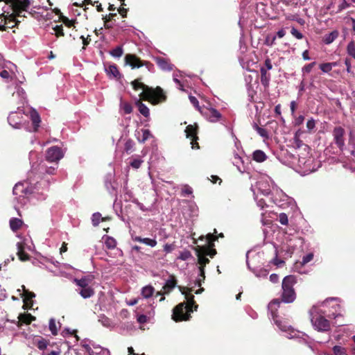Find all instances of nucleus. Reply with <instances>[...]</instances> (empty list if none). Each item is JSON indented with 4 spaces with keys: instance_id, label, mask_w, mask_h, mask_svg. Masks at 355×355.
<instances>
[{
    "instance_id": "f257e3e1",
    "label": "nucleus",
    "mask_w": 355,
    "mask_h": 355,
    "mask_svg": "<svg viewBox=\"0 0 355 355\" xmlns=\"http://www.w3.org/2000/svg\"><path fill=\"white\" fill-rule=\"evenodd\" d=\"M295 283L296 278L295 276H286L282 284V300L279 299L273 300L268 306V311L270 312L275 324L282 331L286 334V336L288 338H295L297 333L291 325H288L285 322H282L277 319V311L282 302L284 303H292L295 301L296 298V293L293 288V286Z\"/></svg>"
},
{
    "instance_id": "f03ea898",
    "label": "nucleus",
    "mask_w": 355,
    "mask_h": 355,
    "mask_svg": "<svg viewBox=\"0 0 355 355\" xmlns=\"http://www.w3.org/2000/svg\"><path fill=\"white\" fill-rule=\"evenodd\" d=\"M338 300V298L330 297L312 306L309 313L312 325L315 330L322 332L330 330V322L324 318V315L329 318H336L341 315L340 313H336L340 311L341 307L339 304H336L332 305L329 310H327V308L329 306L330 302Z\"/></svg>"
},
{
    "instance_id": "7ed1b4c3",
    "label": "nucleus",
    "mask_w": 355,
    "mask_h": 355,
    "mask_svg": "<svg viewBox=\"0 0 355 355\" xmlns=\"http://www.w3.org/2000/svg\"><path fill=\"white\" fill-rule=\"evenodd\" d=\"M49 185V180L46 179H42L35 184L31 180H26L17 183L13 188L12 193L18 203L24 205L27 201L26 197L31 193L35 194L38 200H45Z\"/></svg>"
},
{
    "instance_id": "20e7f679",
    "label": "nucleus",
    "mask_w": 355,
    "mask_h": 355,
    "mask_svg": "<svg viewBox=\"0 0 355 355\" xmlns=\"http://www.w3.org/2000/svg\"><path fill=\"white\" fill-rule=\"evenodd\" d=\"M0 1L9 4L12 10L10 15H0V31L12 28L19 23L17 17H25V13L31 4L30 0H0Z\"/></svg>"
},
{
    "instance_id": "39448f33",
    "label": "nucleus",
    "mask_w": 355,
    "mask_h": 355,
    "mask_svg": "<svg viewBox=\"0 0 355 355\" xmlns=\"http://www.w3.org/2000/svg\"><path fill=\"white\" fill-rule=\"evenodd\" d=\"M257 193L264 196L272 195V201L277 205H284L282 201L288 200V197L277 187L275 182L269 178L259 180L256 185Z\"/></svg>"
},
{
    "instance_id": "423d86ee",
    "label": "nucleus",
    "mask_w": 355,
    "mask_h": 355,
    "mask_svg": "<svg viewBox=\"0 0 355 355\" xmlns=\"http://www.w3.org/2000/svg\"><path fill=\"white\" fill-rule=\"evenodd\" d=\"M132 85L135 90L141 89L143 91L139 94L140 98L144 101L150 102L153 105H157L160 101H164L166 98L163 89L159 87L153 89V87H150L140 83L139 80L132 81Z\"/></svg>"
},
{
    "instance_id": "0eeeda50",
    "label": "nucleus",
    "mask_w": 355,
    "mask_h": 355,
    "mask_svg": "<svg viewBox=\"0 0 355 355\" xmlns=\"http://www.w3.org/2000/svg\"><path fill=\"white\" fill-rule=\"evenodd\" d=\"M179 288L181 293L185 295L187 304L184 305V303H180L173 309L172 318L176 322L189 320L190 313L193 312L192 306L194 304L193 295H190L188 293V291L191 292V291L180 286Z\"/></svg>"
},
{
    "instance_id": "6e6552de",
    "label": "nucleus",
    "mask_w": 355,
    "mask_h": 355,
    "mask_svg": "<svg viewBox=\"0 0 355 355\" xmlns=\"http://www.w3.org/2000/svg\"><path fill=\"white\" fill-rule=\"evenodd\" d=\"M24 114L17 112H12L8 117L9 124L15 129L24 128L26 130H31L28 123L23 119Z\"/></svg>"
},
{
    "instance_id": "1a4fd4ad",
    "label": "nucleus",
    "mask_w": 355,
    "mask_h": 355,
    "mask_svg": "<svg viewBox=\"0 0 355 355\" xmlns=\"http://www.w3.org/2000/svg\"><path fill=\"white\" fill-rule=\"evenodd\" d=\"M200 112L207 121L211 123H216L222 118L221 114L212 107L203 105L200 109Z\"/></svg>"
},
{
    "instance_id": "9d476101",
    "label": "nucleus",
    "mask_w": 355,
    "mask_h": 355,
    "mask_svg": "<svg viewBox=\"0 0 355 355\" xmlns=\"http://www.w3.org/2000/svg\"><path fill=\"white\" fill-rule=\"evenodd\" d=\"M334 141L335 144L341 151L343 150L345 143V130L341 126H336L334 128L332 132Z\"/></svg>"
},
{
    "instance_id": "9b49d317",
    "label": "nucleus",
    "mask_w": 355,
    "mask_h": 355,
    "mask_svg": "<svg viewBox=\"0 0 355 355\" xmlns=\"http://www.w3.org/2000/svg\"><path fill=\"white\" fill-rule=\"evenodd\" d=\"M63 156L62 148L56 146L49 148L46 153V159L50 162L57 163Z\"/></svg>"
},
{
    "instance_id": "f8f14e48",
    "label": "nucleus",
    "mask_w": 355,
    "mask_h": 355,
    "mask_svg": "<svg viewBox=\"0 0 355 355\" xmlns=\"http://www.w3.org/2000/svg\"><path fill=\"white\" fill-rule=\"evenodd\" d=\"M197 257L198 263L200 264V277L196 280V285L200 286L202 284V282H203L205 278L204 267L206 266V264L209 263V260L205 254L202 253V252H200L199 250L197 251Z\"/></svg>"
},
{
    "instance_id": "ddd939ff",
    "label": "nucleus",
    "mask_w": 355,
    "mask_h": 355,
    "mask_svg": "<svg viewBox=\"0 0 355 355\" xmlns=\"http://www.w3.org/2000/svg\"><path fill=\"white\" fill-rule=\"evenodd\" d=\"M26 114H24L26 116H27L32 123V127L30 126L31 130H28V132H36L40 127L41 123V118L39 113L36 111L35 109L32 107L28 109L26 111Z\"/></svg>"
},
{
    "instance_id": "4468645a",
    "label": "nucleus",
    "mask_w": 355,
    "mask_h": 355,
    "mask_svg": "<svg viewBox=\"0 0 355 355\" xmlns=\"http://www.w3.org/2000/svg\"><path fill=\"white\" fill-rule=\"evenodd\" d=\"M126 62L132 68H139L145 65L149 71L154 69V65L148 62H143L139 58L135 55L128 54L125 56Z\"/></svg>"
},
{
    "instance_id": "2eb2a0df",
    "label": "nucleus",
    "mask_w": 355,
    "mask_h": 355,
    "mask_svg": "<svg viewBox=\"0 0 355 355\" xmlns=\"http://www.w3.org/2000/svg\"><path fill=\"white\" fill-rule=\"evenodd\" d=\"M216 236L214 234H208L206 236L207 243L209 247H202L199 251L202 252L203 254L206 257L209 256L211 258L214 257V256L216 254V250L215 249L211 248L213 245V242L216 240Z\"/></svg>"
},
{
    "instance_id": "dca6fc26",
    "label": "nucleus",
    "mask_w": 355,
    "mask_h": 355,
    "mask_svg": "<svg viewBox=\"0 0 355 355\" xmlns=\"http://www.w3.org/2000/svg\"><path fill=\"white\" fill-rule=\"evenodd\" d=\"M17 254L21 261H26L29 259V256L25 252V250L28 249L31 250V245H28L26 243V240L18 242L17 243Z\"/></svg>"
},
{
    "instance_id": "f3484780",
    "label": "nucleus",
    "mask_w": 355,
    "mask_h": 355,
    "mask_svg": "<svg viewBox=\"0 0 355 355\" xmlns=\"http://www.w3.org/2000/svg\"><path fill=\"white\" fill-rule=\"evenodd\" d=\"M248 253H247L246 254V258H247V261H246V263H247V266L249 270H250L256 277H259V278H266L268 275V270L263 268H261V267H254V268H252L250 266V263L249 262V261L248 260Z\"/></svg>"
},
{
    "instance_id": "a211bd4d",
    "label": "nucleus",
    "mask_w": 355,
    "mask_h": 355,
    "mask_svg": "<svg viewBox=\"0 0 355 355\" xmlns=\"http://www.w3.org/2000/svg\"><path fill=\"white\" fill-rule=\"evenodd\" d=\"M186 135L187 138L191 139V144L193 149L199 148L198 143L194 142V140L198 139L196 136V129L191 125H188L185 130Z\"/></svg>"
},
{
    "instance_id": "6ab92c4d",
    "label": "nucleus",
    "mask_w": 355,
    "mask_h": 355,
    "mask_svg": "<svg viewBox=\"0 0 355 355\" xmlns=\"http://www.w3.org/2000/svg\"><path fill=\"white\" fill-rule=\"evenodd\" d=\"M105 70L110 78L119 80L121 78V74L116 64H110L105 67Z\"/></svg>"
},
{
    "instance_id": "aec40b11",
    "label": "nucleus",
    "mask_w": 355,
    "mask_h": 355,
    "mask_svg": "<svg viewBox=\"0 0 355 355\" xmlns=\"http://www.w3.org/2000/svg\"><path fill=\"white\" fill-rule=\"evenodd\" d=\"M132 240L136 242L144 243L148 246H150L151 248H154L157 245V240L155 238L151 239V238H142L141 236H135L132 238Z\"/></svg>"
},
{
    "instance_id": "412c9836",
    "label": "nucleus",
    "mask_w": 355,
    "mask_h": 355,
    "mask_svg": "<svg viewBox=\"0 0 355 355\" xmlns=\"http://www.w3.org/2000/svg\"><path fill=\"white\" fill-rule=\"evenodd\" d=\"M135 105L138 107V110L141 114H142L144 117H149L150 110L144 103L141 102L140 98L136 99Z\"/></svg>"
},
{
    "instance_id": "4be33fe9",
    "label": "nucleus",
    "mask_w": 355,
    "mask_h": 355,
    "mask_svg": "<svg viewBox=\"0 0 355 355\" xmlns=\"http://www.w3.org/2000/svg\"><path fill=\"white\" fill-rule=\"evenodd\" d=\"M176 283L175 277L173 275L170 276V278L166 281L163 286L164 293H169L175 287Z\"/></svg>"
},
{
    "instance_id": "5701e85b",
    "label": "nucleus",
    "mask_w": 355,
    "mask_h": 355,
    "mask_svg": "<svg viewBox=\"0 0 355 355\" xmlns=\"http://www.w3.org/2000/svg\"><path fill=\"white\" fill-rule=\"evenodd\" d=\"M313 258V253H309L303 257L302 262L300 263H295V270L297 271L300 274L305 273L304 271H302L298 268L299 266H304L307 263L310 262Z\"/></svg>"
},
{
    "instance_id": "b1692460",
    "label": "nucleus",
    "mask_w": 355,
    "mask_h": 355,
    "mask_svg": "<svg viewBox=\"0 0 355 355\" xmlns=\"http://www.w3.org/2000/svg\"><path fill=\"white\" fill-rule=\"evenodd\" d=\"M232 163L241 173H244L245 171L243 161L239 154H234Z\"/></svg>"
},
{
    "instance_id": "393cba45",
    "label": "nucleus",
    "mask_w": 355,
    "mask_h": 355,
    "mask_svg": "<svg viewBox=\"0 0 355 355\" xmlns=\"http://www.w3.org/2000/svg\"><path fill=\"white\" fill-rule=\"evenodd\" d=\"M157 64L160 69L164 71H171L173 69V65L169 63L166 60L158 58L156 59Z\"/></svg>"
},
{
    "instance_id": "a878e982",
    "label": "nucleus",
    "mask_w": 355,
    "mask_h": 355,
    "mask_svg": "<svg viewBox=\"0 0 355 355\" xmlns=\"http://www.w3.org/2000/svg\"><path fill=\"white\" fill-rule=\"evenodd\" d=\"M261 83L264 87H268L270 80V75L267 73L266 69L263 67L260 68Z\"/></svg>"
},
{
    "instance_id": "bb28decb",
    "label": "nucleus",
    "mask_w": 355,
    "mask_h": 355,
    "mask_svg": "<svg viewBox=\"0 0 355 355\" xmlns=\"http://www.w3.org/2000/svg\"><path fill=\"white\" fill-rule=\"evenodd\" d=\"M338 35L339 32L336 30H334L324 36L323 42L325 44H330L338 37Z\"/></svg>"
},
{
    "instance_id": "cd10ccee",
    "label": "nucleus",
    "mask_w": 355,
    "mask_h": 355,
    "mask_svg": "<svg viewBox=\"0 0 355 355\" xmlns=\"http://www.w3.org/2000/svg\"><path fill=\"white\" fill-rule=\"evenodd\" d=\"M252 159L257 162H263L267 159V155L263 150H256L252 153Z\"/></svg>"
},
{
    "instance_id": "c85d7f7f",
    "label": "nucleus",
    "mask_w": 355,
    "mask_h": 355,
    "mask_svg": "<svg viewBox=\"0 0 355 355\" xmlns=\"http://www.w3.org/2000/svg\"><path fill=\"white\" fill-rule=\"evenodd\" d=\"M78 292L85 299L91 297L94 295V291L91 286L79 288Z\"/></svg>"
},
{
    "instance_id": "c756f323",
    "label": "nucleus",
    "mask_w": 355,
    "mask_h": 355,
    "mask_svg": "<svg viewBox=\"0 0 355 355\" xmlns=\"http://www.w3.org/2000/svg\"><path fill=\"white\" fill-rule=\"evenodd\" d=\"M6 67V62L0 54V76L3 79H8L10 77L9 72L5 69Z\"/></svg>"
},
{
    "instance_id": "7c9ffc66",
    "label": "nucleus",
    "mask_w": 355,
    "mask_h": 355,
    "mask_svg": "<svg viewBox=\"0 0 355 355\" xmlns=\"http://www.w3.org/2000/svg\"><path fill=\"white\" fill-rule=\"evenodd\" d=\"M76 355H94V347L89 345H83V347L76 352Z\"/></svg>"
},
{
    "instance_id": "2f4dec72",
    "label": "nucleus",
    "mask_w": 355,
    "mask_h": 355,
    "mask_svg": "<svg viewBox=\"0 0 355 355\" xmlns=\"http://www.w3.org/2000/svg\"><path fill=\"white\" fill-rule=\"evenodd\" d=\"M13 97H17L20 103H23L25 100L26 93L23 88L19 86L16 87V91L12 94Z\"/></svg>"
},
{
    "instance_id": "473e14b6",
    "label": "nucleus",
    "mask_w": 355,
    "mask_h": 355,
    "mask_svg": "<svg viewBox=\"0 0 355 355\" xmlns=\"http://www.w3.org/2000/svg\"><path fill=\"white\" fill-rule=\"evenodd\" d=\"M155 292L154 288L148 285L142 288L141 294L144 298H149Z\"/></svg>"
},
{
    "instance_id": "72a5a7b5",
    "label": "nucleus",
    "mask_w": 355,
    "mask_h": 355,
    "mask_svg": "<svg viewBox=\"0 0 355 355\" xmlns=\"http://www.w3.org/2000/svg\"><path fill=\"white\" fill-rule=\"evenodd\" d=\"M23 224V221L21 219L17 218H12L10 220V229L15 232L19 230Z\"/></svg>"
},
{
    "instance_id": "f704fd0d",
    "label": "nucleus",
    "mask_w": 355,
    "mask_h": 355,
    "mask_svg": "<svg viewBox=\"0 0 355 355\" xmlns=\"http://www.w3.org/2000/svg\"><path fill=\"white\" fill-rule=\"evenodd\" d=\"M98 321L105 327L110 328L114 327L112 321L104 314H101L98 316Z\"/></svg>"
},
{
    "instance_id": "c9c22d12",
    "label": "nucleus",
    "mask_w": 355,
    "mask_h": 355,
    "mask_svg": "<svg viewBox=\"0 0 355 355\" xmlns=\"http://www.w3.org/2000/svg\"><path fill=\"white\" fill-rule=\"evenodd\" d=\"M143 162V159L139 155H136L132 157V159L130 162V166L133 168L137 169L141 166Z\"/></svg>"
},
{
    "instance_id": "e433bc0d",
    "label": "nucleus",
    "mask_w": 355,
    "mask_h": 355,
    "mask_svg": "<svg viewBox=\"0 0 355 355\" xmlns=\"http://www.w3.org/2000/svg\"><path fill=\"white\" fill-rule=\"evenodd\" d=\"M21 289L24 291L23 296H24V301L25 303H29L31 302V300L33 297L35 296L34 293L30 292L28 290L26 289L25 286L24 285L21 286Z\"/></svg>"
},
{
    "instance_id": "4c0bfd02",
    "label": "nucleus",
    "mask_w": 355,
    "mask_h": 355,
    "mask_svg": "<svg viewBox=\"0 0 355 355\" xmlns=\"http://www.w3.org/2000/svg\"><path fill=\"white\" fill-rule=\"evenodd\" d=\"M253 128L257 131V132L263 138H268V131L263 128L259 127L257 123H253Z\"/></svg>"
},
{
    "instance_id": "58836bf2",
    "label": "nucleus",
    "mask_w": 355,
    "mask_h": 355,
    "mask_svg": "<svg viewBox=\"0 0 355 355\" xmlns=\"http://www.w3.org/2000/svg\"><path fill=\"white\" fill-rule=\"evenodd\" d=\"M94 355H110V352L107 349L96 345L94 346Z\"/></svg>"
},
{
    "instance_id": "ea45409f",
    "label": "nucleus",
    "mask_w": 355,
    "mask_h": 355,
    "mask_svg": "<svg viewBox=\"0 0 355 355\" xmlns=\"http://www.w3.org/2000/svg\"><path fill=\"white\" fill-rule=\"evenodd\" d=\"M120 109L123 110L125 114H130L132 112V106L130 103L121 101Z\"/></svg>"
},
{
    "instance_id": "a19ab883",
    "label": "nucleus",
    "mask_w": 355,
    "mask_h": 355,
    "mask_svg": "<svg viewBox=\"0 0 355 355\" xmlns=\"http://www.w3.org/2000/svg\"><path fill=\"white\" fill-rule=\"evenodd\" d=\"M90 279L87 277H83L80 279H76V282L79 288L89 287Z\"/></svg>"
},
{
    "instance_id": "79ce46f5",
    "label": "nucleus",
    "mask_w": 355,
    "mask_h": 355,
    "mask_svg": "<svg viewBox=\"0 0 355 355\" xmlns=\"http://www.w3.org/2000/svg\"><path fill=\"white\" fill-rule=\"evenodd\" d=\"M123 53V50L122 46H118L116 48L113 49L110 54L114 58H121Z\"/></svg>"
},
{
    "instance_id": "37998d69",
    "label": "nucleus",
    "mask_w": 355,
    "mask_h": 355,
    "mask_svg": "<svg viewBox=\"0 0 355 355\" xmlns=\"http://www.w3.org/2000/svg\"><path fill=\"white\" fill-rule=\"evenodd\" d=\"M347 53L352 58L355 59V43L351 41L347 46Z\"/></svg>"
},
{
    "instance_id": "c03bdc74",
    "label": "nucleus",
    "mask_w": 355,
    "mask_h": 355,
    "mask_svg": "<svg viewBox=\"0 0 355 355\" xmlns=\"http://www.w3.org/2000/svg\"><path fill=\"white\" fill-rule=\"evenodd\" d=\"M253 193H254V200L257 202V205L261 209H263L266 206V203L265 200L262 198H260L259 197L260 194L257 193L255 192V191L253 190Z\"/></svg>"
},
{
    "instance_id": "a18cd8bd",
    "label": "nucleus",
    "mask_w": 355,
    "mask_h": 355,
    "mask_svg": "<svg viewBox=\"0 0 355 355\" xmlns=\"http://www.w3.org/2000/svg\"><path fill=\"white\" fill-rule=\"evenodd\" d=\"M105 244L108 249H114L116 245V241L114 238L107 236L105 241Z\"/></svg>"
},
{
    "instance_id": "49530a36",
    "label": "nucleus",
    "mask_w": 355,
    "mask_h": 355,
    "mask_svg": "<svg viewBox=\"0 0 355 355\" xmlns=\"http://www.w3.org/2000/svg\"><path fill=\"white\" fill-rule=\"evenodd\" d=\"M333 352L335 355H347L345 348L339 345H335Z\"/></svg>"
},
{
    "instance_id": "de8ad7c7",
    "label": "nucleus",
    "mask_w": 355,
    "mask_h": 355,
    "mask_svg": "<svg viewBox=\"0 0 355 355\" xmlns=\"http://www.w3.org/2000/svg\"><path fill=\"white\" fill-rule=\"evenodd\" d=\"M152 137L150 131L148 129L142 130V138H138V140L140 143H144L146 140H148L150 137Z\"/></svg>"
},
{
    "instance_id": "09e8293b",
    "label": "nucleus",
    "mask_w": 355,
    "mask_h": 355,
    "mask_svg": "<svg viewBox=\"0 0 355 355\" xmlns=\"http://www.w3.org/2000/svg\"><path fill=\"white\" fill-rule=\"evenodd\" d=\"M49 328L53 335L55 336L58 334V329L56 327L55 320L53 318L50 319Z\"/></svg>"
},
{
    "instance_id": "8fccbe9b",
    "label": "nucleus",
    "mask_w": 355,
    "mask_h": 355,
    "mask_svg": "<svg viewBox=\"0 0 355 355\" xmlns=\"http://www.w3.org/2000/svg\"><path fill=\"white\" fill-rule=\"evenodd\" d=\"M275 40H276L275 35H268L266 37V39L264 41V44H266L268 46H272V45H274L275 44Z\"/></svg>"
},
{
    "instance_id": "3c124183",
    "label": "nucleus",
    "mask_w": 355,
    "mask_h": 355,
    "mask_svg": "<svg viewBox=\"0 0 355 355\" xmlns=\"http://www.w3.org/2000/svg\"><path fill=\"white\" fill-rule=\"evenodd\" d=\"M192 257L190 251L185 250L182 251L178 256V259L182 261H187Z\"/></svg>"
},
{
    "instance_id": "603ef678",
    "label": "nucleus",
    "mask_w": 355,
    "mask_h": 355,
    "mask_svg": "<svg viewBox=\"0 0 355 355\" xmlns=\"http://www.w3.org/2000/svg\"><path fill=\"white\" fill-rule=\"evenodd\" d=\"M19 318L21 322L29 324L33 320V317L31 316L30 314H23L20 315Z\"/></svg>"
},
{
    "instance_id": "864d4df0",
    "label": "nucleus",
    "mask_w": 355,
    "mask_h": 355,
    "mask_svg": "<svg viewBox=\"0 0 355 355\" xmlns=\"http://www.w3.org/2000/svg\"><path fill=\"white\" fill-rule=\"evenodd\" d=\"M319 68L323 73H329L332 69L329 62L322 63L319 65Z\"/></svg>"
},
{
    "instance_id": "5fc2aeb1",
    "label": "nucleus",
    "mask_w": 355,
    "mask_h": 355,
    "mask_svg": "<svg viewBox=\"0 0 355 355\" xmlns=\"http://www.w3.org/2000/svg\"><path fill=\"white\" fill-rule=\"evenodd\" d=\"M101 214L99 212L93 214L92 217V224L94 226H97L100 223Z\"/></svg>"
},
{
    "instance_id": "6e6d98bb",
    "label": "nucleus",
    "mask_w": 355,
    "mask_h": 355,
    "mask_svg": "<svg viewBox=\"0 0 355 355\" xmlns=\"http://www.w3.org/2000/svg\"><path fill=\"white\" fill-rule=\"evenodd\" d=\"M279 222L284 225H286L288 223V216L285 213H281L279 215Z\"/></svg>"
},
{
    "instance_id": "4d7b16f0",
    "label": "nucleus",
    "mask_w": 355,
    "mask_h": 355,
    "mask_svg": "<svg viewBox=\"0 0 355 355\" xmlns=\"http://www.w3.org/2000/svg\"><path fill=\"white\" fill-rule=\"evenodd\" d=\"M189 98L191 103L200 112V109H201L202 107L199 105L197 98L191 95H189Z\"/></svg>"
},
{
    "instance_id": "13d9d810",
    "label": "nucleus",
    "mask_w": 355,
    "mask_h": 355,
    "mask_svg": "<svg viewBox=\"0 0 355 355\" xmlns=\"http://www.w3.org/2000/svg\"><path fill=\"white\" fill-rule=\"evenodd\" d=\"M316 62H313L310 64H308L306 65H305L303 68H302V72L303 73H309L311 71L313 67L315 65Z\"/></svg>"
},
{
    "instance_id": "bf43d9fd",
    "label": "nucleus",
    "mask_w": 355,
    "mask_h": 355,
    "mask_svg": "<svg viewBox=\"0 0 355 355\" xmlns=\"http://www.w3.org/2000/svg\"><path fill=\"white\" fill-rule=\"evenodd\" d=\"M291 34L298 40H301L303 38V35L302 33L298 31L295 28L293 27L291 31Z\"/></svg>"
},
{
    "instance_id": "052dcab7",
    "label": "nucleus",
    "mask_w": 355,
    "mask_h": 355,
    "mask_svg": "<svg viewBox=\"0 0 355 355\" xmlns=\"http://www.w3.org/2000/svg\"><path fill=\"white\" fill-rule=\"evenodd\" d=\"M315 127V121L311 118V119L308 120L306 122V128L308 130L311 131L313 129H314Z\"/></svg>"
},
{
    "instance_id": "680f3d73",
    "label": "nucleus",
    "mask_w": 355,
    "mask_h": 355,
    "mask_svg": "<svg viewBox=\"0 0 355 355\" xmlns=\"http://www.w3.org/2000/svg\"><path fill=\"white\" fill-rule=\"evenodd\" d=\"M175 249V245L173 243L168 244L166 243L164 245V251L168 254L171 252Z\"/></svg>"
},
{
    "instance_id": "e2e57ef3",
    "label": "nucleus",
    "mask_w": 355,
    "mask_h": 355,
    "mask_svg": "<svg viewBox=\"0 0 355 355\" xmlns=\"http://www.w3.org/2000/svg\"><path fill=\"white\" fill-rule=\"evenodd\" d=\"M304 117L302 115H300L298 116H295V121H294L295 125L299 126V125H302L304 122Z\"/></svg>"
},
{
    "instance_id": "0e129e2a",
    "label": "nucleus",
    "mask_w": 355,
    "mask_h": 355,
    "mask_svg": "<svg viewBox=\"0 0 355 355\" xmlns=\"http://www.w3.org/2000/svg\"><path fill=\"white\" fill-rule=\"evenodd\" d=\"M47 347V343L45 340L42 339V340H38L37 342V347L40 349H46Z\"/></svg>"
},
{
    "instance_id": "69168bd1",
    "label": "nucleus",
    "mask_w": 355,
    "mask_h": 355,
    "mask_svg": "<svg viewBox=\"0 0 355 355\" xmlns=\"http://www.w3.org/2000/svg\"><path fill=\"white\" fill-rule=\"evenodd\" d=\"M54 31L55 32V35L57 36H62L64 35V33H63V28H62V26L60 25V26H55V27L54 28Z\"/></svg>"
},
{
    "instance_id": "338daca9",
    "label": "nucleus",
    "mask_w": 355,
    "mask_h": 355,
    "mask_svg": "<svg viewBox=\"0 0 355 355\" xmlns=\"http://www.w3.org/2000/svg\"><path fill=\"white\" fill-rule=\"evenodd\" d=\"M57 163L54 164V166H51L46 169V173L48 174H53L54 171L57 168Z\"/></svg>"
},
{
    "instance_id": "774afa93",
    "label": "nucleus",
    "mask_w": 355,
    "mask_h": 355,
    "mask_svg": "<svg viewBox=\"0 0 355 355\" xmlns=\"http://www.w3.org/2000/svg\"><path fill=\"white\" fill-rule=\"evenodd\" d=\"M137 320L140 324H144L147 322V317L145 315H138Z\"/></svg>"
}]
</instances>
